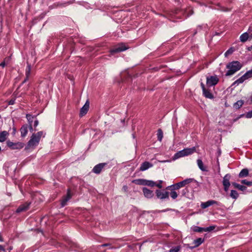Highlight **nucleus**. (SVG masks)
<instances>
[{
	"label": "nucleus",
	"instance_id": "nucleus-41",
	"mask_svg": "<svg viewBox=\"0 0 252 252\" xmlns=\"http://www.w3.org/2000/svg\"><path fill=\"white\" fill-rule=\"evenodd\" d=\"M167 189H171V192L170 193V195L172 198H173V185L168 186L167 188Z\"/></svg>",
	"mask_w": 252,
	"mask_h": 252
},
{
	"label": "nucleus",
	"instance_id": "nucleus-19",
	"mask_svg": "<svg viewBox=\"0 0 252 252\" xmlns=\"http://www.w3.org/2000/svg\"><path fill=\"white\" fill-rule=\"evenodd\" d=\"M202 92H203V95L206 98H209V99H213L214 98V95L211 92L210 90H209V89H206Z\"/></svg>",
	"mask_w": 252,
	"mask_h": 252
},
{
	"label": "nucleus",
	"instance_id": "nucleus-53",
	"mask_svg": "<svg viewBox=\"0 0 252 252\" xmlns=\"http://www.w3.org/2000/svg\"><path fill=\"white\" fill-rule=\"evenodd\" d=\"M252 50V45L248 48V50L251 51Z\"/></svg>",
	"mask_w": 252,
	"mask_h": 252
},
{
	"label": "nucleus",
	"instance_id": "nucleus-32",
	"mask_svg": "<svg viewBox=\"0 0 252 252\" xmlns=\"http://www.w3.org/2000/svg\"><path fill=\"white\" fill-rule=\"evenodd\" d=\"M230 196L233 199H236L237 198H238L239 194L236 190H231Z\"/></svg>",
	"mask_w": 252,
	"mask_h": 252
},
{
	"label": "nucleus",
	"instance_id": "nucleus-18",
	"mask_svg": "<svg viewBox=\"0 0 252 252\" xmlns=\"http://www.w3.org/2000/svg\"><path fill=\"white\" fill-rule=\"evenodd\" d=\"M21 135L22 137H25L28 132V125H24L22 126L20 128Z\"/></svg>",
	"mask_w": 252,
	"mask_h": 252
},
{
	"label": "nucleus",
	"instance_id": "nucleus-20",
	"mask_svg": "<svg viewBox=\"0 0 252 252\" xmlns=\"http://www.w3.org/2000/svg\"><path fill=\"white\" fill-rule=\"evenodd\" d=\"M246 80H247V78L244 74L241 77L234 81L232 84V86L238 85L240 84L243 83Z\"/></svg>",
	"mask_w": 252,
	"mask_h": 252
},
{
	"label": "nucleus",
	"instance_id": "nucleus-25",
	"mask_svg": "<svg viewBox=\"0 0 252 252\" xmlns=\"http://www.w3.org/2000/svg\"><path fill=\"white\" fill-rule=\"evenodd\" d=\"M197 165H198V167L199 168V169L201 170H202L203 171H207L206 168L204 166L203 163V162H202L201 159H198L197 160Z\"/></svg>",
	"mask_w": 252,
	"mask_h": 252
},
{
	"label": "nucleus",
	"instance_id": "nucleus-9",
	"mask_svg": "<svg viewBox=\"0 0 252 252\" xmlns=\"http://www.w3.org/2000/svg\"><path fill=\"white\" fill-rule=\"evenodd\" d=\"M194 180L193 179H187L181 182L174 184V190L178 189L181 188L185 187L186 185L192 182Z\"/></svg>",
	"mask_w": 252,
	"mask_h": 252
},
{
	"label": "nucleus",
	"instance_id": "nucleus-15",
	"mask_svg": "<svg viewBox=\"0 0 252 252\" xmlns=\"http://www.w3.org/2000/svg\"><path fill=\"white\" fill-rule=\"evenodd\" d=\"M142 191L144 196L148 198H151L154 196L153 191L146 187L143 188Z\"/></svg>",
	"mask_w": 252,
	"mask_h": 252
},
{
	"label": "nucleus",
	"instance_id": "nucleus-8",
	"mask_svg": "<svg viewBox=\"0 0 252 252\" xmlns=\"http://www.w3.org/2000/svg\"><path fill=\"white\" fill-rule=\"evenodd\" d=\"M107 164L108 163L106 162L97 164L94 166L92 169V172L96 174H99L100 173L102 169L107 166Z\"/></svg>",
	"mask_w": 252,
	"mask_h": 252
},
{
	"label": "nucleus",
	"instance_id": "nucleus-17",
	"mask_svg": "<svg viewBox=\"0 0 252 252\" xmlns=\"http://www.w3.org/2000/svg\"><path fill=\"white\" fill-rule=\"evenodd\" d=\"M153 165L152 163L148 161H145L141 164L139 170L141 171H145L149 168L152 167Z\"/></svg>",
	"mask_w": 252,
	"mask_h": 252
},
{
	"label": "nucleus",
	"instance_id": "nucleus-50",
	"mask_svg": "<svg viewBox=\"0 0 252 252\" xmlns=\"http://www.w3.org/2000/svg\"><path fill=\"white\" fill-rule=\"evenodd\" d=\"M178 196V194L176 191H174V199H175Z\"/></svg>",
	"mask_w": 252,
	"mask_h": 252
},
{
	"label": "nucleus",
	"instance_id": "nucleus-5",
	"mask_svg": "<svg viewBox=\"0 0 252 252\" xmlns=\"http://www.w3.org/2000/svg\"><path fill=\"white\" fill-rule=\"evenodd\" d=\"M128 49V47L123 43H121L116 45L113 49L110 50V53L111 55H113L115 53L121 52L124 51Z\"/></svg>",
	"mask_w": 252,
	"mask_h": 252
},
{
	"label": "nucleus",
	"instance_id": "nucleus-11",
	"mask_svg": "<svg viewBox=\"0 0 252 252\" xmlns=\"http://www.w3.org/2000/svg\"><path fill=\"white\" fill-rule=\"evenodd\" d=\"M31 204V202H25V203L21 204L20 205L17 210H16V212L17 213H20L21 212H25L29 209L30 205Z\"/></svg>",
	"mask_w": 252,
	"mask_h": 252
},
{
	"label": "nucleus",
	"instance_id": "nucleus-42",
	"mask_svg": "<svg viewBox=\"0 0 252 252\" xmlns=\"http://www.w3.org/2000/svg\"><path fill=\"white\" fill-rule=\"evenodd\" d=\"M162 182L163 181L162 180H158L157 183L156 182L155 186L158 187L159 189H161L162 187L161 185Z\"/></svg>",
	"mask_w": 252,
	"mask_h": 252
},
{
	"label": "nucleus",
	"instance_id": "nucleus-6",
	"mask_svg": "<svg viewBox=\"0 0 252 252\" xmlns=\"http://www.w3.org/2000/svg\"><path fill=\"white\" fill-rule=\"evenodd\" d=\"M219 81L217 76H208L206 78V85L208 87L214 86L218 84Z\"/></svg>",
	"mask_w": 252,
	"mask_h": 252
},
{
	"label": "nucleus",
	"instance_id": "nucleus-13",
	"mask_svg": "<svg viewBox=\"0 0 252 252\" xmlns=\"http://www.w3.org/2000/svg\"><path fill=\"white\" fill-rule=\"evenodd\" d=\"M90 103L88 100H87L84 106L81 108L80 112V116L82 117L86 115L88 112L89 108Z\"/></svg>",
	"mask_w": 252,
	"mask_h": 252
},
{
	"label": "nucleus",
	"instance_id": "nucleus-31",
	"mask_svg": "<svg viewBox=\"0 0 252 252\" xmlns=\"http://www.w3.org/2000/svg\"><path fill=\"white\" fill-rule=\"evenodd\" d=\"M35 117V116H32L29 114L26 115V118L27 119L29 125H32V123Z\"/></svg>",
	"mask_w": 252,
	"mask_h": 252
},
{
	"label": "nucleus",
	"instance_id": "nucleus-36",
	"mask_svg": "<svg viewBox=\"0 0 252 252\" xmlns=\"http://www.w3.org/2000/svg\"><path fill=\"white\" fill-rule=\"evenodd\" d=\"M72 3H73V2L70 1H67L66 2H63V3L59 2L57 4V6H61V7H64V6H66V5L71 4Z\"/></svg>",
	"mask_w": 252,
	"mask_h": 252
},
{
	"label": "nucleus",
	"instance_id": "nucleus-23",
	"mask_svg": "<svg viewBox=\"0 0 252 252\" xmlns=\"http://www.w3.org/2000/svg\"><path fill=\"white\" fill-rule=\"evenodd\" d=\"M249 174V170L247 168L243 169L239 174L240 178H244L247 177Z\"/></svg>",
	"mask_w": 252,
	"mask_h": 252
},
{
	"label": "nucleus",
	"instance_id": "nucleus-10",
	"mask_svg": "<svg viewBox=\"0 0 252 252\" xmlns=\"http://www.w3.org/2000/svg\"><path fill=\"white\" fill-rule=\"evenodd\" d=\"M231 177V175L229 174H226L223 178L222 184L224 187V190L225 191H227L229 189V187L230 185V179Z\"/></svg>",
	"mask_w": 252,
	"mask_h": 252
},
{
	"label": "nucleus",
	"instance_id": "nucleus-56",
	"mask_svg": "<svg viewBox=\"0 0 252 252\" xmlns=\"http://www.w3.org/2000/svg\"><path fill=\"white\" fill-rule=\"evenodd\" d=\"M132 137L133 138H135V134L134 133L132 134Z\"/></svg>",
	"mask_w": 252,
	"mask_h": 252
},
{
	"label": "nucleus",
	"instance_id": "nucleus-27",
	"mask_svg": "<svg viewBox=\"0 0 252 252\" xmlns=\"http://www.w3.org/2000/svg\"><path fill=\"white\" fill-rule=\"evenodd\" d=\"M244 104V101L243 100H238L236 102L233 104V107L236 109H239Z\"/></svg>",
	"mask_w": 252,
	"mask_h": 252
},
{
	"label": "nucleus",
	"instance_id": "nucleus-43",
	"mask_svg": "<svg viewBox=\"0 0 252 252\" xmlns=\"http://www.w3.org/2000/svg\"><path fill=\"white\" fill-rule=\"evenodd\" d=\"M246 117L247 118H252V110L248 112L246 114Z\"/></svg>",
	"mask_w": 252,
	"mask_h": 252
},
{
	"label": "nucleus",
	"instance_id": "nucleus-45",
	"mask_svg": "<svg viewBox=\"0 0 252 252\" xmlns=\"http://www.w3.org/2000/svg\"><path fill=\"white\" fill-rule=\"evenodd\" d=\"M38 125V121L37 119H35L34 121L33 126L34 127H36Z\"/></svg>",
	"mask_w": 252,
	"mask_h": 252
},
{
	"label": "nucleus",
	"instance_id": "nucleus-24",
	"mask_svg": "<svg viewBox=\"0 0 252 252\" xmlns=\"http://www.w3.org/2000/svg\"><path fill=\"white\" fill-rule=\"evenodd\" d=\"M232 185L235 188H237L238 189L240 190H242V191H244L246 189H247V187H245V186H243V185H241L239 184H237L235 182H233L232 183Z\"/></svg>",
	"mask_w": 252,
	"mask_h": 252
},
{
	"label": "nucleus",
	"instance_id": "nucleus-21",
	"mask_svg": "<svg viewBox=\"0 0 252 252\" xmlns=\"http://www.w3.org/2000/svg\"><path fill=\"white\" fill-rule=\"evenodd\" d=\"M246 80H247V78L244 74L241 77L234 81L232 84V86L238 85L240 84L243 83Z\"/></svg>",
	"mask_w": 252,
	"mask_h": 252
},
{
	"label": "nucleus",
	"instance_id": "nucleus-38",
	"mask_svg": "<svg viewBox=\"0 0 252 252\" xmlns=\"http://www.w3.org/2000/svg\"><path fill=\"white\" fill-rule=\"evenodd\" d=\"M245 75L246 77H247V79L252 78V69L250 70L247 71L245 73Z\"/></svg>",
	"mask_w": 252,
	"mask_h": 252
},
{
	"label": "nucleus",
	"instance_id": "nucleus-57",
	"mask_svg": "<svg viewBox=\"0 0 252 252\" xmlns=\"http://www.w3.org/2000/svg\"><path fill=\"white\" fill-rule=\"evenodd\" d=\"M218 152H219V155L220 154V150L219 149V151H218Z\"/></svg>",
	"mask_w": 252,
	"mask_h": 252
},
{
	"label": "nucleus",
	"instance_id": "nucleus-46",
	"mask_svg": "<svg viewBox=\"0 0 252 252\" xmlns=\"http://www.w3.org/2000/svg\"><path fill=\"white\" fill-rule=\"evenodd\" d=\"M28 127L29 128L30 131L31 132H33V130H35V131L36 130V129H33V128L32 127V125H29Z\"/></svg>",
	"mask_w": 252,
	"mask_h": 252
},
{
	"label": "nucleus",
	"instance_id": "nucleus-14",
	"mask_svg": "<svg viewBox=\"0 0 252 252\" xmlns=\"http://www.w3.org/2000/svg\"><path fill=\"white\" fill-rule=\"evenodd\" d=\"M31 65L30 63H27V67L26 68L25 70V75H26V78H25L24 80L23 81V84L25 83L29 79L30 76H31Z\"/></svg>",
	"mask_w": 252,
	"mask_h": 252
},
{
	"label": "nucleus",
	"instance_id": "nucleus-49",
	"mask_svg": "<svg viewBox=\"0 0 252 252\" xmlns=\"http://www.w3.org/2000/svg\"><path fill=\"white\" fill-rule=\"evenodd\" d=\"M200 86H201V88L202 89V91L206 89L205 88V85H204V84H203V82H201Z\"/></svg>",
	"mask_w": 252,
	"mask_h": 252
},
{
	"label": "nucleus",
	"instance_id": "nucleus-16",
	"mask_svg": "<svg viewBox=\"0 0 252 252\" xmlns=\"http://www.w3.org/2000/svg\"><path fill=\"white\" fill-rule=\"evenodd\" d=\"M71 198V194L69 189L67 190V194L61 200V206L62 207H64L68 201Z\"/></svg>",
	"mask_w": 252,
	"mask_h": 252
},
{
	"label": "nucleus",
	"instance_id": "nucleus-34",
	"mask_svg": "<svg viewBox=\"0 0 252 252\" xmlns=\"http://www.w3.org/2000/svg\"><path fill=\"white\" fill-rule=\"evenodd\" d=\"M156 182L154 181H153L152 180H145V186H148L149 187H154L155 186Z\"/></svg>",
	"mask_w": 252,
	"mask_h": 252
},
{
	"label": "nucleus",
	"instance_id": "nucleus-35",
	"mask_svg": "<svg viewBox=\"0 0 252 252\" xmlns=\"http://www.w3.org/2000/svg\"><path fill=\"white\" fill-rule=\"evenodd\" d=\"M234 51V49L233 47L230 48L228 50H227L224 53V56L227 57L228 55L232 54Z\"/></svg>",
	"mask_w": 252,
	"mask_h": 252
},
{
	"label": "nucleus",
	"instance_id": "nucleus-29",
	"mask_svg": "<svg viewBox=\"0 0 252 252\" xmlns=\"http://www.w3.org/2000/svg\"><path fill=\"white\" fill-rule=\"evenodd\" d=\"M204 240L201 238H198L193 241V244H194V247H197L200 245L203 242Z\"/></svg>",
	"mask_w": 252,
	"mask_h": 252
},
{
	"label": "nucleus",
	"instance_id": "nucleus-58",
	"mask_svg": "<svg viewBox=\"0 0 252 252\" xmlns=\"http://www.w3.org/2000/svg\"><path fill=\"white\" fill-rule=\"evenodd\" d=\"M174 1H175L176 0H174Z\"/></svg>",
	"mask_w": 252,
	"mask_h": 252
},
{
	"label": "nucleus",
	"instance_id": "nucleus-52",
	"mask_svg": "<svg viewBox=\"0 0 252 252\" xmlns=\"http://www.w3.org/2000/svg\"><path fill=\"white\" fill-rule=\"evenodd\" d=\"M116 248L114 247H110L108 249H115Z\"/></svg>",
	"mask_w": 252,
	"mask_h": 252
},
{
	"label": "nucleus",
	"instance_id": "nucleus-40",
	"mask_svg": "<svg viewBox=\"0 0 252 252\" xmlns=\"http://www.w3.org/2000/svg\"><path fill=\"white\" fill-rule=\"evenodd\" d=\"M241 183L248 186H252V181H248L247 180H242Z\"/></svg>",
	"mask_w": 252,
	"mask_h": 252
},
{
	"label": "nucleus",
	"instance_id": "nucleus-22",
	"mask_svg": "<svg viewBox=\"0 0 252 252\" xmlns=\"http://www.w3.org/2000/svg\"><path fill=\"white\" fill-rule=\"evenodd\" d=\"M8 135V132L5 130L0 132V142H4Z\"/></svg>",
	"mask_w": 252,
	"mask_h": 252
},
{
	"label": "nucleus",
	"instance_id": "nucleus-54",
	"mask_svg": "<svg viewBox=\"0 0 252 252\" xmlns=\"http://www.w3.org/2000/svg\"><path fill=\"white\" fill-rule=\"evenodd\" d=\"M169 252H173V248H172L170 249Z\"/></svg>",
	"mask_w": 252,
	"mask_h": 252
},
{
	"label": "nucleus",
	"instance_id": "nucleus-7",
	"mask_svg": "<svg viewBox=\"0 0 252 252\" xmlns=\"http://www.w3.org/2000/svg\"><path fill=\"white\" fill-rule=\"evenodd\" d=\"M156 194L157 198L163 200L169 198V193L165 190L157 189Z\"/></svg>",
	"mask_w": 252,
	"mask_h": 252
},
{
	"label": "nucleus",
	"instance_id": "nucleus-4",
	"mask_svg": "<svg viewBox=\"0 0 252 252\" xmlns=\"http://www.w3.org/2000/svg\"><path fill=\"white\" fill-rule=\"evenodd\" d=\"M7 146L11 150H21L25 146V144L21 142H13L10 140L6 142Z\"/></svg>",
	"mask_w": 252,
	"mask_h": 252
},
{
	"label": "nucleus",
	"instance_id": "nucleus-51",
	"mask_svg": "<svg viewBox=\"0 0 252 252\" xmlns=\"http://www.w3.org/2000/svg\"><path fill=\"white\" fill-rule=\"evenodd\" d=\"M123 189H124L125 191H126V190H127V186H124L123 187Z\"/></svg>",
	"mask_w": 252,
	"mask_h": 252
},
{
	"label": "nucleus",
	"instance_id": "nucleus-37",
	"mask_svg": "<svg viewBox=\"0 0 252 252\" xmlns=\"http://www.w3.org/2000/svg\"><path fill=\"white\" fill-rule=\"evenodd\" d=\"M10 59V57L5 58L4 61L0 63V66H1L2 68L4 67L6 65V62L7 63Z\"/></svg>",
	"mask_w": 252,
	"mask_h": 252
},
{
	"label": "nucleus",
	"instance_id": "nucleus-28",
	"mask_svg": "<svg viewBox=\"0 0 252 252\" xmlns=\"http://www.w3.org/2000/svg\"><path fill=\"white\" fill-rule=\"evenodd\" d=\"M132 183L139 185H145V179H139L132 181Z\"/></svg>",
	"mask_w": 252,
	"mask_h": 252
},
{
	"label": "nucleus",
	"instance_id": "nucleus-30",
	"mask_svg": "<svg viewBox=\"0 0 252 252\" xmlns=\"http://www.w3.org/2000/svg\"><path fill=\"white\" fill-rule=\"evenodd\" d=\"M194 232H202L204 231V227H201L198 226H194L191 228Z\"/></svg>",
	"mask_w": 252,
	"mask_h": 252
},
{
	"label": "nucleus",
	"instance_id": "nucleus-48",
	"mask_svg": "<svg viewBox=\"0 0 252 252\" xmlns=\"http://www.w3.org/2000/svg\"><path fill=\"white\" fill-rule=\"evenodd\" d=\"M108 246H111V244H110V243L103 244L102 245H101L100 246V247H107Z\"/></svg>",
	"mask_w": 252,
	"mask_h": 252
},
{
	"label": "nucleus",
	"instance_id": "nucleus-47",
	"mask_svg": "<svg viewBox=\"0 0 252 252\" xmlns=\"http://www.w3.org/2000/svg\"><path fill=\"white\" fill-rule=\"evenodd\" d=\"M180 249V247L179 246L174 247V252H179Z\"/></svg>",
	"mask_w": 252,
	"mask_h": 252
},
{
	"label": "nucleus",
	"instance_id": "nucleus-33",
	"mask_svg": "<svg viewBox=\"0 0 252 252\" xmlns=\"http://www.w3.org/2000/svg\"><path fill=\"white\" fill-rule=\"evenodd\" d=\"M157 138L158 140L159 141H161L163 138V132L161 129H158L157 131Z\"/></svg>",
	"mask_w": 252,
	"mask_h": 252
},
{
	"label": "nucleus",
	"instance_id": "nucleus-39",
	"mask_svg": "<svg viewBox=\"0 0 252 252\" xmlns=\"http://www.w3.org/2000/svg\"><path fill=\"white\" fill-rule=\"evenodd\" d=\"M216 227V226L212 225L210 226L209 227H204V231L205 232H210L212 230H213Z\"/></svg>",
	"mask_w": 252,
	"mask_h": 252
},
{
	"label": "nucleus",
	"instance_id": "nucleus-1",
	"mask_svg": "<svg viewBox=\"0 0 252 252\" xmlns=\"http://www.w3.org/2000/svg\"><path fill=\"white\" fill-rule=\"evenodd\" d=\"M226 68L228 69L225 74L226 76H231L235 72L239 70L242 67V64L238 61H232L226 65Z\"/></svg>",
	"mask_w": 252,
	"mask_h": 252
},
{
	"label": "nucleus",
	"instance_id": "nucleus-26",
	"mask_svg": "<svg viewBox=\"0 0 252 252\" xmlns=\"http://www.w3.org/2000/svg\"><path fill=\"white\" fill-rule=\"evenodd\" d=\"M249 38V34L246 32L242 34L240 36V40L242 42H246Z\"/></svg>",
	"mask_w": 252,
	"mask_h": 252
},
{
	"label": "nucleus",
	"instance_id": "nucleus-12",
	"mask_svg": "<svg viewBox=\"0 0 252 252\" xmlns=\"http://www.w3.org/2000/svg\"><path fill=\"white\" fill-rule=\"evenodd\" d=\"M215 204H216L218 206L220 205V203L219 202H218V201L214 200H209L205 202H202L200 205V206L202 209H204L207 208V207H208L211 205H215Z\"/></svg>",
	"mask_w": 252,
	"mask_h": 252
},
{
	"label": "nucleus",
	"instance_id": "nucleus-3",
	"mask_svg": "<svg viewBox=\"0 0 252 252\" xmlns=\"http://www.w3.org/2000/svg\"><path fill=\"white\" fill-rule=\"evenodd\" d=\"M196 151V149L194 147L190 148H186L181 151H180L174 154V160L191 155L194 153Z\"/></svg>",
	"mask_w": 252,
	"mask_h": 252
},
{
	"label": "nucleus",
	"instance_id": "nucleus-44",
	"mask_svg": "<svg viewBox=\"0 0 252 252\" xmlns=\"http://www.w3.org/2000/svg\"><path fill=\"white\" fill-rule=\"evenodd\" d=\"M15 102V99H11L8 102L9 105H13Z\"/></svg>",
	"mask_w": 252,
	"mask_h": 252
},
{
	"label": "nucleus",
	"instance_id": "nucleus-2",
	"mask_svg": "<svg viewBox=\"0 0 252 252\" xmlns=\"http://www.w3.org/2000/svg\"><path fill=\"white\" fill-rule=\"evenodd\" d=\"M43 134V132L42 131H39L36 133H33L31 137L30 140L28 142V147L32 148L36 147L38 145Z\"/></svg>",
	"mask_w": 252,
	"mask_h": 252
},
{
	"label": "nucleus",
	"instance_id": "nucleus-55",
	"mask_svg": "<svg viewBox=\"0 0 252 252\" xmlns=\"http://www.w3.org/2000/svg\"><path fill=\"white\" fill-rule=\"evenodd\" d=\"M13 133H15V132L16 131V128L15 127H13Z\"/></svg>",
	"mask_w": 252,
	"mask_h": 252
}]
</instances>
